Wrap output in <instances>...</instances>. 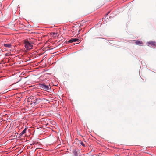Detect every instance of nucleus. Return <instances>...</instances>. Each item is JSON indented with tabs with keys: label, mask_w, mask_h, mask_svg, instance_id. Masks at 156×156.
Here are the masks:
<instances>
[{
	"label": "nucleus",
	"mask_w": 156,
	"mask_h": 156,
	"mask_svg": "<svg viewBox=\"0 0 156 156\" xmlns=\"http://www.w3.org/2000/svg\"><path fill=\"white\" fill-rule=\"evenodd\" d=\"M81 145L82 146H85V144H84V143H83V142H81Z\"/></svg>",
	"instance_id": "10"
},
{
	"label": "nucleus",
	"mask_w": 156,
	"mask_h": 156,
	"mask_svg": "<svg viewBox=\"0 0 156 156\" xmlns=\"http://www.w3.org/2000/svg\"><path fill=\"white\" fill-rule=\"evenodd\" d=\"M73 153L74 154V155H76L77 154V152L75 150H73Z\"/></svg>",
	"instance_id": "9"
},
{
	"label": "nucleus",
	"mask_w": 156,
	"mask_h": 156,
	"mask_svg": "<svg viewBox=\"0 0 156 156\" xmlns=\"http://www.w3.org/2000/svg\"><path fill=\"white\" fill-rule=\"evenodd\" d=\"M3 45L4 47L8 48H11V44H4Z\"/></svg>",
	"instance_id": "6"
},
{
	"label": "nucleus",
	"mask_w": 156,
	"mask_h": 156,
	"mask_svg": "<svg viewBox=\"0 0 156 156\" xmlns=\"http://www.w3.org/2000/svg\"><path fill=\"white\" fill-rule=\"evenodd\" d=\"M27 129V128H25L20 133V135L22 136L23 135L25 134L26 133Z\"/></svg>",
	"instance_id": "8"
},
{
	"label": "nucleus",
	"mask_w": 156,
	"mask_h": 156,
	"mask_svg": "<svg viewBox=\"0 0 156 156\" xmlns=\"http://www.w3.org/2000/svg\"><path fill=\"white\" fill-rule=\"evenodd\" d=\"M147 44L148 46H150L152 47H155L156 46V42L153 41L148 42L147 43Z\"/></svg>",
	"instance_id": "3"
},
{
	"label": "nucleus",
	"mask_w": 156,
	"mask_h": 156,
	"mask_svg": "<svg viewBox=\"0 0 156 156\" xmlns=\"http://www.w3.org/2000/svg\"><path fill=\"white\" fill-rule=\"evenodd\" d=\"M74 156H78V155H77V154H76V155H74Z\"/></svg>",
	"instance_id": "11"
},
{
	"label": "nucleus",
	"mask_w": 156,
	"mask_h": 156,
	"mask_svg": "<svg viewBox=\"0 0 156 156\" xmlns=\"http://www.w3.org/2000/svg\"><path fill=\"white\" fill-rule=\"evenodd\" d=\"M40 87L41 89L46 91H48L49 90V86L46 85L44 83L40 84Z\"/></svg>",
	"instance_id": "2"
},
{
	"label": "nucleus",
	"mask_w": 156,
	"mask_h": 156,
	"mask_svg": "<svg viewBox=\"0 0 156 156\" xmlns=\"http://www.w3.org/2000/svg\"><path fill=\"white\" fill-rule=\"evenodd\" d=\"M51 35L53 36V37H56L57 36V32H52L51 33Z\"/></svg>",
	"instance_id": "7"
},
{
	"label": "nucleus",
	"mask_w": 156,
	"mask_h": 156,
	"mask_svg": "<svg viewBox=\"0 0 156 156\" xmlns=\"http://www.w3.org/2000/svg\"><path fill=\"white\" fill-rule=\"evenodd\" d=\"M134 41H135V44L137 45H142L143 44V43L141 41H139L138 40L136 41L134 40Z\"/></svg>",
	"instance_id": "5"
},
{
	"label": "nucleus",
	"mask_w": 156,
	"mask_h": 156,
	"mask_svg": "<svg viewBox=\"0 0 156 156\" xmlns=\"http://www.w3.org/2000/svg\"><path fill=\"white\" fill-rule=\"evenodd\" d=\"M80 41L78 38H73L70 39V40H69L68 41V42L71 43L73 42H76V41L79 42Z\"/></svg>",
	"instance_id": "4"
},
{
	"label": "nucleus",
	"mask_w": 156,
	"mask_h": 156,
	"mask_svg": "<svg viewBox=\"0 0 156 156\" xmlns=\"http://www.w3.org/2000/svg\"><path fill=\"white\" fill-rule=\"evenodd\" d=\"M34 43V42L30 39L25 40L24 44L25 48L27 50L32 49Z\"/></svg>",
	"instance_id": "1"
}]
</instances>
